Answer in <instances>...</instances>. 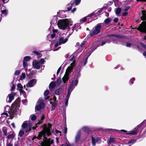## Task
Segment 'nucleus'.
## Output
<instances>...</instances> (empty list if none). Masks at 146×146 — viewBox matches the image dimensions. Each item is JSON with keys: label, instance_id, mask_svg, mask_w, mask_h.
<instances>
[{"label": "nucleus", "instance_id": "obj_58", "mask_svg": "<svg viewBox=\"0 0 146 146\" xmlns=\"http://www.w3.org/2000/svg\"><path fill=\"white\" fill-rule=\"evenodd\" d=\"M50 36L51 38H54L55 36V33H53L52 34H51L50 35Z\"/></svg>", "mask_w": 146, "mask_h": 146}, {"label": "nucleus", "instance_id": "obj_57", "mask_svg": "<svg viewBox=\"0 0 146 146\" xmlns=\"http://www.w3.org/2000/svg\"><path fill=\"white\" fill-rule=\"evenodd\" d=\"M118 21V19L117 18H114L113 20V21L115 23H117Z\"/></svg>", "mask_w": 146, "mask_h": 146}, {"label": "nucleus", "instance_id": "obj_45", "mask_svg": "<svg viewBox=\"0 0 146 146\" xmlns=\"http://www.w3.org/2000/svg\"><path fill=\"white\" fill-rule=\"evenodd\" d=\"M23 67L25 68L27 66V63L24 61L23 62Z\"/></svg>", "mask_w": 146, "mask_h": 146}, {"label": "nucleus", "instance_id": "obj_54", "mask_svg": "<svg viewBox=\"0 0 146 146\" xmlns=\"http://www.w3.org/2000/svg\"><path fill=\"white\" fill-rule=\"evenodd\" d=\"M135 78L133 77L131 78L130 80V81L131 82H133L134 81H135Z\"/></svg>", "mask_w": 146, "mask_h": 146}, {"label": "nucleus", "instance_id": "obj_31", "mask_svg": "<svg viewBox=\"0 0 146 146\" xmlns=\"http://www.w3.org/2000/svg\"><path fill=\"white\" fill-rule=\"evenodd\" d=\"M114 139L112 137H110V139H108L107 141V143L108 144H110L114 142Z\"/></svg>", "mask_w": 146, "mask_h": 146}, {"label": "nucleus", "instance_id": "obj_27", "mask_svg": "<svg viewBox=\"0 0 146 146\" xmlns=\"http://www.w3.org/2000/svg\"><path fill=\"white\" fill-rule=\"evenodd\" d=\"M29 118L31 120L33 121L36 119V116L35 114H33L30 115Z\"/></svg>", "mask_w": 146, "mask_h": 146}, {"label": "nucleus", "instance_id": "obj_24", "mask_svg": "<svg viewBox=\"0 0 146 146\" xmlns=\"http://www.w3.org/2000/svg\"><path fill=\"white\" fill-rule=\"evenodd\" d=\"M56 83H50L49 86L50 89L51 90L54 88L56 86Z\"/></svg>", "mask_w": 146, "mask_h": 146}, {"label": "nucleus", "instance_id": "obj_5", "mask_svg": "<svg viewBox=\"0 0 146 146\" xmlns=\"http://www.w3.org/2000/svg\"><path fill=\"white\" fill-rule=\"evenodd\" d=\"M62 35L63 36H61L59 38V42H57L55 44L54 46V48L53 50L54 51L58 50L60 49V47L57 48L58 46L61 44L65 43L67 41L68 38L66 37V35L65 34H63Z\"/></svg>", "mask_w": 146, "mask_h": 146}, {"label": "nucleus", "instance_id": "obj_48", "mask_svg": "<svg viewBox=\"0 0 146 146\" xmlns=\"http://www.w3.org/2000/svg\"><path fill=\"white\" fill-rule=\"evenodd\" d=\"M140 44L142 47L146 49V46L144 44L141 42L140 43Z\"/></svg>", "mask_w": 146, "mask_h": 146}, {"label": "nucleus", "instance_id": "obj_43", "mask_svg": "<svg viewBox=\"0 0 146 146\" xmlns=\"http://www.w3.org/2000/svg\"><path fill=\"white\" fill-rule=\"evenodd\" d=\"M19 91L20 92V93L21 94H23V95L24 96L26 95V93L24 91L22 90V89L19 90Z\"/></svg>", "mask_w": 146, "mask_h": 146}, {"label": "nucleus", "instance_id": "obj_46", "mask_svg": "<svg viewBox=\"0 0 146 146\" xmlns=\"http://www.w3.org/2000/svg\"><path fill=\"white\" fill-rule=\"evenodd\" d=\"M15 88V85L13 84H12V86L11 87V91H12Z\"/></svg>", "mask_w": 146, "mask_h": 146}, {"label": "nucleus", "instance_id": "obj_21", "mask_svg": "<svg viewBox=\"0 0 146 146\" xmlns=\"http://www.w3.org/2000/svg\"><path fill=\"white\" fill-rule=\"evenodd\" d=\"M142 17H141L142 19L144 21L146 20V11L144 10L142 11Z\"/></svg>", "mask_w": 146, "mask_h": 146}, {"label": "nucleus", "instance_id": "obj_52", "mask_svg": "<svg viewBox=\"0 0 146 146\" xmlns=\"http://www.w3.org/2000/svg\"><path fill=\"white\" fill-rule=\"evenodd\" d=\"M73 3H71V5H73ZM72 6H70V7H68L67 8L68 11H70L71 10V9H72Z\"/></svg>", "mask_w": 146, "mask_h": 146}, {"label": "nucleus", "instance_id": "obj_22", "mask_svg": "<svg viewBox=\"0 0 146 146\" xmlns=\"http://www.w3.org/2000/svg\"><path fill=\"white\" fill-rule=\"evenodd\" d=\"M49 91L48 90H46L44 93V95L45 96V98L46 100L48 99L49 98V96H48L49 94Z\"/></svg>", "mask_w": 146, "mask_h": 146}, {"label": "nucleus", "instance_id": "obj_1", "mask_svg": "<svg viewBox=\"0 0 146 146\" xmlns=\"http://www.w3.org/2000/svg\"><path fill=\"white\" fill-rule=\"evenodd\" d=\"M20 102V99H17L12 104L11 108L9 106L7 105L5 108V110L11 115L14 114L16 112V108L19 106Z\"/></svg>", "mask_w": 146, "mask_h": 146}, {"label": "nucleus", "instance_id": "obj_37", "mask_svg": "<svg viewBox=\"0 0 146 146\" xmlns=\"http://www.w3.org/2000/svg\"><path fill=\"white\" fill-rule=\"evenodd\" d=\"M136 141V140L135 139H132L130 141H129L128 143V144L131 145L133 144V143H135Z\"/></svg>", "mask_w": 146, "mask_h": 146}, {"label": "nucleus", "instance_id": "obj_7", "mask_svg": "<svg viewBox=\"0 0 146 146\" xmlns=\"http://www.w3.org/2000/svg\"><path fill=\"white\" fill-rule=\"evenodd\" d=\"M32 126V122L29 121H26L23 123L22 127L23 129H25V132L30 131Z\"/></svg>", "mask_w": 146, "mask_h": 146}, {"label": "nucleus", "instance_id": "obj_28", "mask_svg": "<svg viewBox=\"0 0 146 146\" xmlns=\"http://www.w3.org/2000/svg\"><path fill=\"white\" fill-rule=\"evenodd\" d=\"M26 77L25 74V73H22L20 77V79L22 80H23L25 79Z\"/></svg>", "mask_w": 146, "mask_h": 146}, {"label": "nucleus", "instance_id": "obj_62", "mask_svg": "<svg viewBox=\"0 0 146 146\" xmlns=\"http://www.w3.org/2000/svg\"><path fill=\"white\" fill-rule=\"evenodd\" d=\"M27 102V100L26 99L25 100H22V102L24 104H25Z\"/></svg>", "mask_w": 146, "mask_h": 146}, {"label": "nucleus", "instance_id": "obj_23", "mask_svg": "<svg viewBox=\"0 0 146 146\" xmlns=\"http://www.w3.org/2000/svg\"><path fill=\"white\" fill-rule=\"evenodd\" d=\"M66 10L64 11H60L58 12V14H59L60 16H61L62 17H64V15L63 13H65L66 12Z\"/></svg>", "mask_w": 146, "mask_h": 146}, {"label": "nucleus", "instance_id": "obj_53", "mask_svg": "<svg viewBox=\"0 0 146 146\" xmlns=\"http://www.w3.org/2000/svg\"><path fill=\"white\" fill-rule=\"evenodd\" d=\"M7 146H13V144L11 142L7 144Z\"/></svg>", "mask_w": 146, "mask_h": 146}, {"label": "nucleus", "instance_id": "obj_49", "mask_svg": "<svg viewBox=\"0 0 146 146\" xmlns=\"http://www.w3.org/2000/svg\"><path fill=\"white\" fill-rule=\"evenodd\" d=\"M113 1H114L115 3V6L116 7L117 6V3L118 2V0H112Z\"/></svg>", "mask_w": 146, "mask_h": 146}, {"label": "nucleus", "instance_id": "obj_32", "mask_svg": "<svg viewBox=\"0 0 146 146\" xmlns=\"http://www.w3.org/2000/svg\"><path fill=\"white\" fill-rule=\"evenodd\" d=\"M35 84V83H27L26 85L27 87H32Z\"/></svg>", "mask_w": 146, "mask_h": 146}, {"label": "nucleus", "instance_id": "obj_61", "mask_svg": "<svg viewBox=\"0 0 146 146\" xmlns=\"http://www.w3.org/2000/svg\"><path fill=\"white\" fill-rule=\"evenodd\" d=\"M131 145H129L128 143L124 144L123 145H122V146H130Z\"/></svg>", "mask_w": 146, "mask_h": 146}, {"label": "nucleus", "instance_id": "obj_64", "mask_svg": "<svg viewBox=\"0 0 146 146\" xmlns=\"http://www.w3.org/2000/svg\"><path fill=\"white\" fill-rule=\"evenodd\" d=\"M127 14V12H125L123 14V16H126Z\"/></svg>", "mask_w": 146, "mask_h": 146}, {"label": "nucleus", "instance_id": "obj_40", "mask_svg": "<svg viewBox=\"0 0 146 146\" xmlns=\"http://www.w3.org/2000/svg\"><path fill=\"white\" fill-rule=\"evenodd\" d=\"M20 72V71L19 70H17L15 71L14 73V75L15 76H18L19 75Z\"/></svg>", "mask_w": 146, "mask_h": 146}, {"label": "nucleus", "instance_id": "obj_38", "mask_svg": "<svg viewBox=\"0 0 146 146\" xmlns=\"http://www.w3.org/2000/svg\"><path fill=\"white\" fill-rule=\"evenodd\" d=\"M41 65L43 64L45 62V60L44 58H41L39 61Z\"/></svg>", "mask_w": 146, "mask_h": 146}, {"label": "nucleus", "instance_id": "obj_30", "mask_svg": "<svg viewBox=\"0 0 146 146\" xmlns=\"http://www.w3.org/2000/svg\"><path fill=\"white\" fill-rule=\"evenodd\" d=\"M70 96V95H67L66 97L65 98V104L66 107H67L68 105V102Z\"/></svg>", "mask_w": 146, "mask_h": 146}, {"label": "nucleus", "instance_id": "obj_10", "mask_svg": "<svg viewBox=\"0 0 146 146\" xmlns=\"http://www.w3.org/2000/svg\"><path fill=\"white\" fill-rule=\"evenodd\" d=\"M78 83H71L68 88L67 94L68 95H70L71 93L75 87L77 85Z\"/></svg>", "mask_w": 146, "mask_h": 146}, {"label": "nucleus", "instance_id": "obj_13", "mask_svg": "<svg viewBox=\"0 0 146 146\" xmlns=\"http://www.w3.org/2000/svg\"><path fill=\"white\" fill-rule=\"evenodd\" d=\"M110 38V39L113 43H116L117 40H118L119 36L115 35H110L109 36Z\"/></svg>", "mask_w": 146, "mask_h": 146}, {"label": "nucleus", "instance_id": "obj_42", "mask_svg": "<svg viewBox=\"0 0 146 146\" xmlns=\"http://www.w3.org/2000/svg\"><path fill=\"white\" fill-rule=\"evenodd\" d=\"M81 2V0H76L75 1V3L76 5H78Z\"/></svg>", "mask_w": 146, "mask_h": 146}, {"label": "nucleus", "instance_id": "obj_2", "mask_svg": "<svg viewBox=\"0 0 146 146\" xmlns=\"http://www.w3.org/2000/svg\"><path fill=\"white\" fill-rule=\"evenodd\" d=\"M75 58L74 56L72 57L70 60V61H73L70 66L68 67L66 70L65 74L62 78L63 82H66L68 81L69 79V76L73 68L75 66Z\"/></svg>", "mask_w": 146, "mask_h": 146}, {"label": "nucleus", "instance_id": "obj_16", "mask_svg": "<svg viewBox=\"0 0 146 146\" xmlns=\"http://www.w3.org/2000/svg\"><path fill=\"white\" fill-rule=\"evenodd\" d=\"M80 76V70H77L76 72L75 77L72 80V82H78V78Z\"/></svg>", "mask_w": 146, "mask_h": 146}, {"label": "nucleus", "instance_id": "obj_59", "mask_svg": "<svg viewBox=\"0 0 146 146\" xmlns=\"http://www.w3.org/2000/svg\"><path fill=\"white\" fill-rule=\"evenodd\" d=\"M87 62V59H86L85 60V61H84V65H83V64H82L81 65V66H84L86 64Z\"/></svg>", "mask_w": 146, "mask_h": 146}, {"label": "nucleus", "instance_id": "obj_9", "mask_svg": "<svg viewBox=\"0 0 146 146\" xmlns=\"http://www.w3.org/2000/svg\"><path fill=\"white\" fill-rule=\"evenodd\" d=\"M137 29L141 32L146 33V22H142ZM143 39L146 40V36L144 37Z\"/></svg>", "mask_w": 146, "mask_h": 146}, {"label": "nucleus", "instance_id": "obj_17", "mask_svg": "<svg viewBox=\"0 0 146 146\" xmlns=\"http://www.w3.org/2000/svg\"><path fill=\"white\" fill-rule=\"evenodd\" d=\"M81 136V132L80 131H78L75 137V142L77 143L79 141Z\"/></svg>", "mask_w": 146, "mask_h": 146}, {"label": "nucleus", "instance_id": "obj_39", "mask_svg": "<svg viewBox=\"0 0 146 146\" xmlns=\"http://www.w3.org/2000/svg\"><path fill=\"white\" fill-rule=\"evenodd\" d=\"M17 88H18V89L19 90H21L23 88V86L22 85H21V84L20 83L18 84L17 86Z\"/></svg>", "mask_w": 146, "mask_h": 146}, {"label": "nucleus", "instance_id": "obj_55", "mask_svg": "<svg viewBox=\"0 0 146 146\" xmlns=\"http://www.w3.org/2000/svg\"><path fill=\"white\" fill-rule=\"evenodd\" d=\"M131 44L130 43L127 42L126 44V46L128 47H130L131 46Z\"/></svg>", "mask_w": 146, "mask_h": 146}, {"label": "nucleus", "instance_id": "obj_12", "mask_svg": "<svg viewBox=\"0 0 146 146\" xmlns=\"http://www.w3.org/2000/svg\"><path fill=\"white\" fill-rule=\"evenodd\" d=\"M16 95L15 92L12 93L8 96L6 100L7 102H11L13 100L14 96Z\"/></svg>", "mask_w": 146, "mask_h": 146}, {"label": "nucleus", "instance_id": "obj_47", "mask_svg": "<svg viewBox=\"0 0 146 146\" xmlns=\"http://www.w3.org/2000/svg\"><path fill=\"white\" fill-rule=\"evenodd\" d=\"M37 81L36 79L35 78H33L30 80L29 82H36Z\"/></svg>", "mask_w": 146, "mask_h": 146}, {"label": "nucleus", "instance_id": "obj_4", "mask_svg": "<svg viewBox=\"0 0 146 146\" xmlns=\"http://www.w3.org/2000/svg\"><path fill=\"white\" fill-rule=\"evenodd\" d=\"M72 21L70 19H63L58 21L57 25L60 29L65 30L67 28L69 25H72Z\"/></svg>", "mask_w": 146, "mask_h": 146}, {"label": "nucleus", "instance_id": "obj_8", "mask_svg": "<svg viewBox=\"0 0 146 146\" xmlns=\"http://www.w3.org/2000/svg\"><path fill=\"white\" fill-rule=\"evenodd\" d=\"M44 104L43 100L40 98L38 99L35 106V110L37 111H40L44 108Z\"/></svg>", "mask_w": 146, "mask_h": 146}, {"label": "nucleus", "instance_id": "obj_35", "mask_svg": "<svg viewBox=\"0 0 146 146\" xmlns=\"http://www.w3.org/2000/svg\"><path fill=\"white\" fill-rule=\"evenodd\" d=\"M111 22L110 19L109 18H108L106 19L104 21V23L105 24H108L109 23H110Z\"/></svg>", "mask_w": 146, "mask_h": 146}, {"label": "nucleus", "instance_id": "obj_6", "mask_svg": "<svg viewBox=\"0 0 146 146\" xmlns=\"http://www.w3.org/2000/svg\"><path fill=\"white\" fill-rule=\"evenodd\" d=\"M101 24L99 23L98 24L97 26L93 28L92 30L90 31V34L88 36V37L93 36L94 35L99 33L100 32L101 29Z\"/></svg>", "mask_w": 146, "mask_h": 146}, {"label": "nucleus", "instance_id": "obj_60", "mask_svg": "<svg viewBox=\"0 0 146 146\" xmlns=\"http://www.w3.org/2000/svg\"><path fill=\"white\" fill-rule=\"evenodd\" d=\"M76 10V8H74L72 10H71V12L72 13H74L75 11Z\"/></svg>", "mask_w": 146, "mask_h": 146}, {"label": "nucleus", "instance_id": "obj_14", "mask_svg": "<svg viewBox=\"0 0 146 146\" xmlns=\"http://www.w3.org/2000/svg\"><path fill=\"white\" fill-rule=\"evenodd\" d=\"M32 65L34 68L37 69L40 68L41 66L39 61L36 60H35L33 61Z\"/></svg>", "mask_w": 146, "mask_h": 146}, {"label": "nucleus", "instance_id": "obj_41", "mask_svg": "<svg viewBox=\"0 0 146 146\" xmlns=\"http://www.w3.org/2000/svg\"><path fill=\"white\" fill-rule=\"evenodd\" d=\"M86 17H84L83 18H82V19H81L80 20V22H85L86 20H87V18Z\"/></svg>", "mask_w": 146, "mask_h": 146}, {"label": "nucleus", "instance_id": "obj_51", "mask_svg": "<svg viewBox=\"0 0 146 146\" xmlns=\"http://www.w3.org/2000/svg\"><path fill=\"white\" fill-rule=\"evenodd\" d=\"M61 69V66H60L58 70L57 71V75L60 72Z\"/></svg>", "mask_w": 146, "mask_h": 146}, {"label": "nucleus", "instance_id": "obj_36", "mask_svg": "<svg viewBox=\"0 0 146 146\" xmlns=\"http://www.w3.org/2000/svg\"><path fill=\"white\" fill-rule=\"evenodd\" d=\"M14 135L13 134H11L9 135L7 137L8 139H12L14 137Z\"/></svg>", "mask_w": 146, "mask_h": 146}, {"label": "nucleus", "instance_id": "obj_11", "mask_svg": "<svg viewBox=\"0 0 146 146\" xmlns=\"http://www.w3.org/2000/svg\"><path fill=\"white\" fill-rule=\"evenodd\" d=\"M101 11L102 10H99L98 11H94L92 13L88 15L87 16V17H90L94 18H96L101 13Z\"/></svg>", "mask_w": 146, "mask_h": 146}, {"label": "nucleus", "instance_id": "obj_44", "mask_svg": "<svg viewBox=\"0 0 146 146\" xmlns=\"http://www.w3.org/2000/svg\"><path fill=\"white\" fill-rule=\"evenodd\" d=\"M33 52L37 56H39L40 55V53L36 50H34Z\"/></svg>", "mask_w": 146, "mask_h": 146}, {"label": "nucleus", "instance_id": "obj_19", "mask_svg": "<svg viewBox=\"0 0 146 146\" xmlns=\"http://www.w3.org/2000/svg\"><path fill=\"white\" fill-rule=\"evenodd\" d=\"M81 28V27L80 26L79 24L76 23L74 25V26L73 27V28L72 29V32H73V31L74 29V30H76V31H77L78 29H80Z\"/></svg>", "mask_w": 146, "mask_h": 146}, {"label": "nucleus", "instance_id": "obj_18", "mask_svg": "<svg viewBox=\"0 0 146 146\" xmlns=\"http://www.w3.org/2000/svg\"><path fill=\"white\" fill-rule=\"evenodd\" d=\"M2 9H3L1 10V12L2 14L1 15V17H3V16H6L8 13L7 10L5 8L4 6H3L2 8Z\"/></svg>", "mask_w": 146, "mask_h": 146}, {"label": "nucleus", "instance_id": "obj_3", "mask_svg": "<svg viewBox=\"0 0 146 146\" xmlns=\"http://www.w3.org/2000/svg\"><path fill=\"white\" fill-rule=\"evenodd\" d=\"M141 125H139L135 127L133 130L128 132L125 130H121L119 131L115 129H107V130L109 131H111L113 132H117L118 133H120V132H122L126 133V134L127 135H135L137 134L138 133L139 131V129L141 127Z\"/></svg>", "mask_w": 146, "mask_h": 146}, {"label": "nucleus", "instance_id": "obj_63", "mask_svg": "<svg viewBox=\"0 0 146 146\" xmlns=\"http://www.w3.org/2000/svg\"><path fill=\"white\" fill-rule=\"evenodd\" d=\"M9 0H2V1L3 3H5L8 2Z\"/></svg>", "mask_w": 146, "mask_h": 146}, {"label": "nucleus", "instance_id": "obj_15", "mask_svg": "<svg viewBox=\"0 0 146 146\" xmlns=\"http://www.w3.org/2000/svg\"><path fill=\"white\" fill-rule=\"evenodd\" d=\"M92 145L93 146H95L96 145V143H100V140L99 138L97 137L94 138L93 137H92Z\"/></svg>", "mask_w": 146, "mask_h": 146}, {"label": "nucleus", "instance_id": "obj_26", "mask_svg": "<svg viewBox=\"0 0 146 146\" xmlns=\"http://www.w3.org/2000/svg\"><path fill=\"white\" fill-rule=\"evenodd\" d=\"M62 89L58 88L55 91V94L58 95L62 93Z\"/></svg>", "mask_w": 146, "mask_h": 146}, {"label": "nucleus", "instance_id": "obj_50", "mask_svg": "<svg viewBox=\"0 0 146 146\" xmlns=\"http://www.w3.org/2000/svg\"><path fill=\"white\" fill-rule=\"evenodd\" d=\"M129 8V6H127L126 7L125 9L123 10L124 11H128Z\"/></svg>", "mask_w": 146, "mask_h": 146}, {"label": "nucleus", "instance_id": "obj_20", "mask_svg": "<svg viewBox=\"0 0 146 146\" xmlns=\"http://www.w3.org/2000/svg\"><path fill=\"white\" fill-rule=\"evenodd\" d=\"M8 116V113H4L2 114L1 117L0 118V119H2V121H3Z\"/></svg>", "mask_w": 146, "mask_h": 146}, {"label": "nucleus", "instance_id": "obj_34", "mask_svg": "<svg viewBox=\"0 0 146 146\" xmlns=\"http://www.w3.org/2000/svg\"><path fill=\"white\" fill-rule=\"evenodd\" d=\"M24 132L23 130H21L20 131L19 133V136L20 137H22L24 134Z\"/></svg>", "mask_w": 146, "mask_h": 146}, {"label": "nucleus", "instance_id": "obj_25", "mask_svg": "<svg viewBox=\"0 0 146 146\" xmlns=\"http://www.w3.org/2000/svg\"><path fill=\"white\" fill-rule=\"evenodd\" d=\"M121 11V8L118 7L116 8L115 9V14L117 15L118 16V15L120 14Z\"/></svg>", "mask_w": 146, "mask_h": 146}, {"label": "nucleus", "instance_id": "obj_56", "mask_svg": "<svg viewBox=\"0 0 146 146\" xmlns=\"http://www.w3.org/2000/svg\"><path fill=\"white\" fill-rule=\"evenodd\" d=\"M55 132H56V134L59 133V134H60L59 135H61V133H60V132L58 130H57V129H56V130H55Z\"/></svg>", "mask_w": 146, "mask_h": 146}, {"label": "nucleus", "instance_id": "obj_29", "mask_svg": "<svg viewBox=\"0 0 146 146\" xmlns=\"http://www.w3.org/2000/svg\"><path fill=\"white\" fill-rule=\"evenodd\" d=\"M82 129L85 132L88 133L90 131L89 128L87 127H84L82 128Z\"/></svg>", "mask_w": 146, "mask_h": 146}, {"label": "nucleus", "instance_id": "obj_33", "mask_svg": "<svg viewBox=\"0 0 146 146\" xmlns=\"http://www.w3.org/2000/svg\"><path fill=\"white\" fill-rule=\"evenodd\" d=\"M31 59V57L30 56H26L24 57L23 60L24 61H27L30 60Z\"/></svg>", "mask_w": 146, "mask_h": 146}]
</instances>
